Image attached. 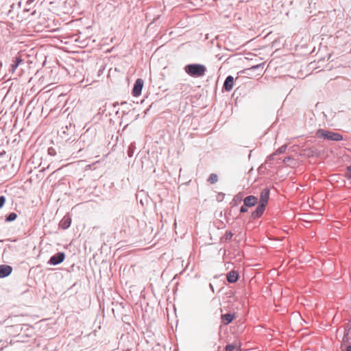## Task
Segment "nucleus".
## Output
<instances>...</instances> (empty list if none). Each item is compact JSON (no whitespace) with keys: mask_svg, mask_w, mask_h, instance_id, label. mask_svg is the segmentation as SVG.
<instances>
[{"mask_svg":"<svg viewBox=\"0 0 351 351\" xmlns=\"http://www.w3.org/2000/svg\"><path fill=\"white\" fill-rule=\"evenodd\" d=\"M185 72L193 77H199L205 75L206 67L201 64H189L184 67Z\"/></svg>","mask_w":351,"mask_h":351,"instance_id":"f257e3e1","label":"nucleus"},{"mask_svg":"<svg viewBox=\"0 0 351 351\" xmlns=\"http://www.w3.org/2000/svg\"><path fill=\"white\" fill-rule=\"evenodd\" d=\"M316 136L319 138L334 141H340L343 139V136L339 133L333 132L324 129H319L316 132Z\"/></svg>","mask_w":351,"mask_h":351,"instance_id":"f03ea898","label":"nucleus"},{"mask_svg":"<svg viewBox=\"0 0 351 351\" xmlns=\"http://www.w3.org/2000/svg\"><path fill=\"white\" fill-rule=\"evenodd\" d=\"M65 259L64 252H60L53 255L48 261V264L51 265H57L64 261Z\"/></svg>","mask_w":351,"mask_h":351,"instance_id":"7ed1b4c3","label":"nucleus"},{"mask_svg":"<svg viewBox=\"0 0 351 351\" xmlns=\"http://www.w3.org/2000/svg\"><path fill=\"white\" fill-rule=\"evenodd\" d=\"M144 82L142 79L138 78L136 80L132 89V95L138 97L141 94Z\"/></svg>","mask_w":351,"mask_h":351,"instance_id":"20e7f679","label":"nucleus"},{"mask_svg":"<svg viewBox=\"0 0 351 351\" xmlns=\"http://www.w3.org/2000/svg\"><path fill=\"white\" fill-rule=\"evenodd\" d=\"M269 189L268 188H265L260 194V199L258 204L267 206L268 199L269 197Z\"/></svg>","mask_w":351,"mask_h":351,"instance_id":"39448f33","label":"nucleus"},{"mask_svg":"<svg viewBox=\"0 0 351 351\" xmlns=\"http://www.w3.org/2000/svg\"><path fill=\"white\" fill-rule=\"evenodd\" d=\"M266 206L258 204V206L255 209L254 211L252 213L251 217L253 219H258L262 216L265 210Z\"/></svg>","mask_w":351,"mask_h":351,"instance_id":"423d86ee","label":"nucleus"},{"mask_svg":"<svg viewBox=\"0 0 351 351\" xmlns=\"http://www.w3.org/2000/svg\"><path fill=\"white\" fill-rule=\"evenodd\" d=\"M12 271V267L7 265H0V278L8 276Z\"/></svg>","mask_w":351,"mask_h":351,"instance_id":"0eeeda50","label":"nucleus"},{"mask_svg":"<svg viewBox=\"0 0 351 351\" xmlns=\"http://www.w3.org/2000/svg\"><path fill=\"white\" fill-rule=\"evenodd\" d=\"M234 77L232 75H228L223 83V88L226 91H230L233 88Z\"/></svg>","mask_w":351,"mask_h":351,"instance_id":"6e6552de","label":"nucleus"},{"mask_svg":"<svg viewBox=\"0 0 351 351\" xmlns=\"http://www.w3.org/2000/svg\"><path fill=\"white\" fill-rule=\"evenodd\" d=\"M257 197L254 195L247 196L243 199V204H245V206H247L248 207H252L255 206L257 204Z\"/></svg>","mask_w":351,"mask_h":351,"instance_id":"1a4fd4ad","label":"nucleus"},{"mask_svg":"<svg viewBox=\"0 0 351 351\" xmlns=\"http://www.w3.org/2000/svg\"><path fill=\"white\" fill-rule=\"evenodd\" d=\"M239 274L235 270H232L226 275L227 281L230 283H234L238 280Z\"/></svg>","mask_w":351,"mask_h":351,"instance_id":"9d476101","label":"nucleus"},{"mask_svg":"<svg viewBox=\"0 0 351 351\" xmlns=\"http://www.w3.org/2000/svg\"><path fill=\"white\" fill-rule=\"evenodd\" d=\"M235 317L234 314L232 313H226L224 315H221V322L223 324V325H228L230 322H232L234 318Z\"/></svg>","mask_w":351,"mask_h":351,"instance_id":"9b49d317","label":"nucleus"},{"mask_svg":"<svg viewBox=\"0 0 351 351\" xmlns=\"http://www.w3.org/2000/svg\"><path fill=\"white\" fill-rule=\"evenodd\" d=\"M71 223V219L69 216H64L60 222V226L65 230L67 229Z\"/></svg>","mask_w":351,"mask_h":351,"instance_id":"f8f14e48","label":"nucleus"},{"mask_svg":"<svg viewBox=\"0 0 351 351\" xmlns=\"http://www.w3.org/2000/svg\"><path fill=\"white\" fill-rule=\"evenodd\" d=\"M22 62L23 60L21 57H16L12 61V64L11 65V71L14 72Z\"/></svg>","mask_w":351,"mask_h":351,"instance_id":"ddd939ff","label":"nucleus"},{"mask_svg":"<svg viewBox=\"0 0 351 351\" xmlns=\"http://www.w3.org/2000/svg\"><path fill=\"white\" fill-rule=\"evenodd\" d=\"M241 201H242V195L241 193H238L237 195H236L234 197L233 199L230 202V204L232 206H236L239 204H240L241 202Z\"/></svg>","mask_w":351,"mask_h":351,"instance_id":"4468645a","label":"nucleus"},{"mask_svg":"<svg viewBox=\"0 0 351 351\" xmlns=\"http://www.w3.org/2000/svg\"><path fill=\"white\" fill-rule=\"evenodd\" d=\"M17 218V214L15 213H10L5 217L6 222L14 221Z\"/></svg>","mask_w":351,"mask_h":351,"instance_id":"2eb2a0df","label":"nucleus"},{"mask_svg":"<svg viewBox=\"0 0 351 351\" xmlns=\"http://www.w3.org/2000/svg\"><path fill=\"white\" fill-rule=\"evenodd\" d=\"M218 181V176L216 173H211L208 179V182L210 184H215Z\"/></svg>","mask_w":351,"mask_h":351,"instance_id":"dca6fc26","label":"nucleus"},{"mask_svg":"<svg viewBox=\"0 0 351 351\" xmlns=\"http://www.w3.org/2000/svg\"><path fill=\"white\" fill-rule=\"evenodd\" d=\"M134 149H135V145L133 143H131L128 149V155L129 157L133 156Z\"/></svg>","mask_w":351,"mask_h":351,"instance_id":"f3484780","label":"nucleus"},{"mask_svg":"<svg viewBox=\"0 0 351 351\" xmlns=\"http://www.w3.org/2000/svg\"><path fill=\"white\" fill-rule=\"evenodd\" d=\"M287 146L286 145H284L282 146H281L280 147H279L276 152V154H283L286 152L287 150Z\"/></svg>","mask_w":351,"mask_h":351,"instance_id":"a211bd4d","label":"nucleus"},{"mask_svg":"<svg viewBox=\"0 0 351 351\" xmlns=\"http://www.w3.org/2000/svg\"><path fill=\"white\" fill-rule=\"evenodd\" d=\"M233 234L230 231H227L224 234V238L226 241H229L232 239Z\"/></svg>","mask_w":351,"mask_h":351,"instance_id":"6ab92c4d","label":"nucleus"},{"mask_svg":"<svg viewBox=\"0 0 351 351\" xmlns=\"http://www.w3.org/2000/svg\"><path fill=\"white\" fill-rule=\"evenodd\" d=\"M236 349V345L228 344L225 348V351H232Z\"/></svg>","mask_w":351,"mask_h":351,"instance_id":"aec40b11","label":"nucleus"},{"mask_svg":"<svg viewBox=\"0 0 351 351\" xmlns=\"http://www.w3.org/2000/svg\"><path fill=\"white\" fill-rule=\"evenodd\" d=\"M346 176L348 179H351V165L347 167V171L346 173Z\"/></svg>","mask_w":351,"mask_h":351,"instance_id":"412c9836","label":"nucleus"},{"mask_svg":"<svg viewBox=\"0 0 351 351\" xmlns=\"http://www.w3.org/2000/svg\"><path fill=\"white\" fill-rule=\"evenodd\" d=\"M5 197L3 195L0 196V209L3 206L5 202Z\"/></svg>","mask_w":351,"mask_h":351,"instance_id":"4be33fe9","label":"nucleus"},{"mask_svg":"<svg viewBox=\"0 0 351 351\" xmlns=\"http://www.w3.org/2000/svg\"><path fill=\"white\" fill-rule=\"evenodd\" d=\"M48 153L49 155L51 156H55L56 154V150L53 147H49L48 149Z\"/></svg>","mask_w":351,"mask_h":351,"instance_id":"5701e85b","label":"nucleus"},{"mask_svg":"<svg viewBox=\"0 0 351 351\" xmlns=\"http://www.w3.org/2000/svg\"><path fill=\"white\" fill-rule=\"evenodd\" d=\"M224 196H225V194L223 193H219L217 196V199L219 201V202H221L223 199L224 198Z\"/></svg>","mask_w":351,"mask_h":351,"instance_id":"b1692460","label":"nucleus"},{"mask_svg":"<svg viewBox=\"0 0 351 351\" xmlns=\"http://www.w3.org/2000/svg\"><path fill=\"white\" fill-rule=\"evenodd\" d=\"M247 207H248V206H245V204H243V206H242L240 208V212L241 213H246L247 211Z\"/></svg>","mask_w":351,"mask_h":351,"instance_id":"393cba45","label":"nucleus"},{"mask_svg":"<svg viewBox=\"0 0 351 351\" xmlns=\"http://www.w3.org/2000/svg\"><path fill=\"white\" fill-rule=\"evenodd\" d=\"M263 64H256V65L252 66L251 67V69H253V70H256V69H258L261 66L263 67Z\"/></svg>","mask_w":351,"mask_h":351,"instance_id":"a878e982","label":"nucleus"},{"mask_svg":"<svg viewBox=\"0 0 351 351\" xmlns=\"http://www.w3.org/2000/svg\"><path fill=\"white\" fill-rule=\"evenodd\" d=\"M275 155H276V152H275V153H274V154H271V155H269V156H268V159H269V160H274V156H275Z\"/></svg>","mask_w":351,"mask_h":351,"instance_id":"bb28decb","label":"nucleus"},{"mask_svg":"<svg viewBox=\"0 0 351 351\" xmlns=\"http://www.w3.org/2000/svg\"><path fill=\"white\" fill-rule=\"evenodd\" d=\"M291 159V157H286L285 159H284V162H287L288 161H289Z\"/></svg>","mask_w":351,"mask_h":351,"instance_id":"cd10ccee","label":"nucleus"},{"mask_svg":"<svg viewBox=\"0 0 351 351\" xmlns=\"http://www.w3.org/2000/svg\"><path fill=\"white\" fill-rule=\"evenodd\" d=\"M346 351H351V346H348L346 347Z\"/></svg>","mask_w":351,"mask_h":351,"instance_id":"c85d7f7f","label":"nucleus"},{"mask_svg":"<svg viewBox=\"0 0 351 351\" xmlns=\"http://www.w3.org/2000/svg\"><path fill=\"white\" fill-rule=\"evenodd\" d=\"M210 289H212L213 291H214V289H213L212 284H210Z\"/></svg>","mask_w":351,"mask_h":351,"instance_id":"c756f323","label":"nucleus"},{"mask_svg":"<svg viewBox=\"0 0 351 351\" xmlns=\"http://www.w3.org/2000/svg\"><path fill=\"white\" fill-rule=\"evenodd\" d=\"M237 351H241L240 347L237 348Z\"/></svg>","mask_w":351,"mask_h":351,"instance_id":"7c9ffc66","label":"nucleus"}]
</instances>
